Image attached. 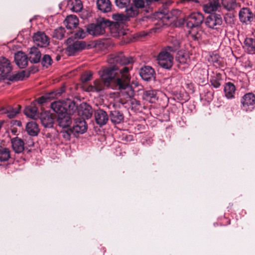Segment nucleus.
Instances as JSON below:
<instances>
[{"label":"nucleus","mask_w":255,"mask_h":255,"mask_svg":"<svg viewBox=\"0 0 255 255\" xmlns=\"http://www.w3.org/2000/svg\"><path fill=\"white\" fill-rule=\"evenodd\" d=\"M129 70V68L126 66L120 69L116 65H110V67L104 68L99 73L100 77L107 86L112 84L115 85L121 91L126 86V82L129 84L130 77Z\"/></svg>","instance_id":"obj_1"},{"label":"nucleus","mask_w":255,"mask_h":255,"mask_svg":"<svg viewBox=\"0 0 255 255\" xmlns=\"http://www.w3.org/2000/svg\"><path fill=\"white\" fill-rule=\"evenodd\" d=\"M51 108L56 113L58 116L67 112H73L77 109L75 103L69 99L65 100L57 101L51 104Z\"/></svg>","instance_id":"obj_2"},{"label":"nucleus","mask_w":255,"mask_h":255,"mask_svg":"<svg viewBox=\"0 0 255 255\" xmlns=\"http://www.w3.org/2000/svg\"><path fill=\"white\" fill-rule=\"evenodd\" d=\"M126 86L120 91L121 96L126 100V103L130 106L132 109L139 110L140 102L133 98L134 91L129 84L125 83Z\"/></svg>","instance_id":"obj_3"},{"label":"nucleus","mask_w":255,"mask_h":255,"mask_svg":"<svg viewBox=\"0 0 255 255\" xmlns=\"http://www.w3.org/2000/svg\"><path fill=\"white\" fill-rule=\"evenodd\" d=\"M110 25V21L103 18L98 19L96 23L89 25L87 29L89 34L94 36L103 35L105 32V28Z\"/></svg>","instance_id":"obj_4"},{"label":"nucleus","mask_w":255,"mask_h":255,"mask_svg":"<svg viewBox=\"0 0 255 255\" xmlns=\"http://www.w3.org/2000/svg\"><path fill=\"white\" fill-rule=\"evenodd\" d=\"M167 51L166 49L161 50L158 54L157 60L161 67L170 69L173 65V57Z\"/></svg>","instance_id":"obj_5"},{"label":"nucleus","mask_w":255,"mask_h":255,"mask_svg":"<svg viewBox=\"0 0 255 255\" xmlns=\"http://www.w3.org/2000/svg\"><path fill=\"white\" fill-rule=\"evenodd\" d=\"M204 17L202 13L196 12L190 14L186 18V25L189 28L199 27L203 23Z\"/></svg>","instance_id":"obj_6"},{"label":"nucleus","mask_w":255,"mask_h":255,"mask_svg":"<svg viewBox=\"0 0 255 255\" xmlns=\"http://www.w3.org/2000/svg\"><path fill=\"white\" fill-rule=\"evenodd\" d=\"M133 59L131 57H126L123 53L117 55H111L108 58V62L110 65H127L132 63Z\"/></svg>","instance_id":"obj_7"},{"label":"nucleus","mask_w":255,"mask_h":255,"mask_svg":"<svg viewBox=\"0 0 255 255\" xmlns=\"http://www.w3.org/2000/svg\"><path fill=\"white\" fill-rule=\"evenodd\" d=\"M68 46L66 51L69 55H73L76 52L84 49L86 47V43L84 41H74L71 38H69L67 40Z\"/></svg>","instance_id":"obj_8"},{"label":"nucleus","mask_w":255,"mask_h":255,"mask_svg":"<svg viewBox=\"0 0 255 255\" xmlns=\"http://www.w3.org/2000/svg\"><path fill=\"white\" fill-rule=\"evenodd\" d=\"M12 66L10 61L4 57H0V79H7L12 71Z\"/></svg>","instance_id":"obj_9"},{"label":"nucleus","mask_w":255,"mask_h":255,"mask_svg":"<svg viewBox=\"0 0 255 255\" xmlns=\"http://www.w3.org/2000/svg\"><path fill=\"white\" fill-rule=\"evenodd\" d=\"M222 23V16L217 13H211L205 20L206 25L211 29H217V26L221 25Z\"/></svg>","instance_id":"obj_10"},{"label":"nucleus","mask_w":255,"mask_h":255,"mask_svg":"<svg viewBox=\"0 0 255 255\" xmlns=\"http://www.w3.org/2000/svg\"><path fill=\"white\" fill-rule=\"evenodd\" d=\"M241 103L243 108L246 111H252L255 106V96L253 93H248L244 96Z\"/></svg>","instance_id":"obj_11"},{"label":"nucleus","mask_w":255,"mask_h":255,"mask_svg":"<svg viewBox=\"0 0 255 255\" xmlns=\"http://www.w3.org/2000/svg\"><path fill=\"white\" fill-rule=\"evenodd\" d=\"M87 129V125L86 122L80 117L74 120L72 127V132L77 134H83Z\"/></svg>","instance_id":"obj_12"},{"label":"nucleus","mask_w":255,"mask_h":255,"mask_svg":"<svg viewBox=\"0 0 255 255\" xmlns=\"http://www.w3.org/2000/svg\"><path fill=\"white\" fill-rule=\"evenodd\" d=\"M33 40L37 46L45 47L49 44V37L43 32H37L33 36Z\"/></svg>","instance_id":"obj_13"},{"label":"nucleus","mask_w":255,"mask_h":255,"mask_svg":"<svg viewBox=\"0 0 255 255\" xmlns=\"http://www.w3.org/2000/svg\"><path fill=\"white\" fill-rule=\"evenodd\" d=\"M96 123L102 127L106 124L108 120L109 116L107 113L103 110H97L94 114Z\"/></svg>","instance_id":"obj_14"},{"label":"nucleus","mask_w":255,"mask_h":255,"mask_svg":"<svg viewBox=\"0 0 255 255\" xmlns=\"http://www.w3.org/2000/svg\"><path fill=\"white\" fill-rule=\"evenodd\" d=\"M14 60L16 64L20 68H24L28 65V57L22 51H18L15 54Z\"/></svg>","instance_id":"obj_15"},{"label":"nucleus","mask_w":255,"mask_h":255,"mask_svg":"<svg viewBox=\"0 0 255 255\" xmlns=\"http://www.w3.org/2000/svg\"><path fill=\"white\" fill-rule=\"evenodd\" d=\"M239 18L241 22L248 23L254 20V13L248 8H243L239 12Z\"/></svg>","instance_id":"obj_16"},{"label":"nucleus","mask_w":255,"mask_h":255,"mask_svg":"<svg viewBox=\"0 0 255 255\" xmlns=\"http://www.w3.org/2000/svg\"><path fill=\"white\" fill-rule=\"evenodd\" d=\"M83 89L88 92H99L103 89V85L100 80L97 79L92 84L84 85Z\"/></svg>","instance_id":"obj_17"},{"label":"nucleus","mask_w":255,"mask_h":255,"mask_svg":"<svg viewBox=\"0 0 255 255\" xmlns=\"http://www.w3.org/2000/svg\"><path fill=\"white\" fill-rule=\"evenodd\" d=\"M77 113L79 116H82L83 119H90L92 115V109L90 106L85 103L81 104L77 109Z\"/></svg>","instance_id":"obj_18"},{"label":"nucleus","mask_w":255,"mask_h":255,"mask_svg":"<svg viewBox=\"0 0 255 255\" xmlns=\"http://www.w3.org/2000/svg\"><path fill=\"white\" fill-rule=\"evenodd\" d=\"M74 111L70 113V112H67L59 115L57 118L58 125L63 128H66L69 127L72 123L71 118L70 117V115Z\"/></svg>","instance_id":"obj_19"},{"label":"nucleus","mask_w":255,"mask_h":255,"mask_svg":"<svg viewBox=\"0 0 255 255\" xmlns=\"http://www.w3.org/2000/svg\"><path fill=\"white\" fill-rule=\"evenodd\" d=\"M140 76L144 81H149L154 77V70L151 67L146 66L140 69Z\"/></svg>","instance_id":"obj_20"},{"label":"nucleus","mask_w":255,"mask_h":255,"mask_svg":"<svg viewBox=\"0 0 255 255\" xmlns=\"http://www.w3.org/2000/svg\"><path fill=\"white\" fill-rule=\"evenodd\" d=\"M40 119L42 125L45 128H51L53 127L54 121L51 114L47 112L42 113L40 116Z\"/></svg>","instance_id":"obj_21"},{"label":"nucleus","mask_w":255,"mask_h":255,"mask_svg":"<svg viewBox=\"0 0 255 255\" xmlns=\"http://www.w3.org/2000/svg\"><path fill=\"white\" fill-rule=\"evenodd\" d=\"M24 112L27 117L33 119H36L39 117L38 109L34 102H32L29 106L26 107Z\"/></svg>","instance_id":"obj_22"},{"label":"nucleus","mask_w":255,"mask_h":255,"mask_svg":"<svg viewBox=\"0 0 255 255\" xmlns=\"http://www.w3.org/2000/svg\"><path fill=\"white\" fill-rule=\"evenodd\" d=\"M64 23L67 29H72L76 28L79 24V19L75 15H70L66 17Z\"/></svg>","instance_id":"obj_23"},{"label":"nucleus","mask_w":255,"mask_h":255,"mask_svg":"<svg viewBox=\"0 0 255 255\" xmlns=\"http://www.w3.org/2000/svg\"><path fill=\"white\" fill-rule=\"evenodd\" d=\"M28 60L31 63H37L40 62L41 53L38 48L33 47L30 49Z\"/></svg>","instance_id":"obj_24"},{"label":"nucleus","mask_w":255,"mask_h":255,"mask_svg":"<svg viewBox=\"0 0 255 255\" xmlns=\"http://www.w3.org/2000/svg\"><path fill=\"white\" fill-rule=\"evenodd\" d=\"M12 147L16 153L22 152L24 148V142L22 139L18 137H15L11 140Z\"/></svg>","instance_id":"obj_25"},{"label":"nucleus","mask_w":255,"mask_h":255,"mask_svg":"<svg viewBox=\"0 0 255 255\" xmlns=\"http://www.w3.org/2000/svg\"><path fill=\"white\" fill-rule=\"evenodd\" d=\"M209 2L203 5L204 11L208 13H211L216 11L219 7V0H209Z\"/></svg>","instance_id":"obj_26"},{"label":"nucleus","mask_w":255,"mask_h":255,"mask_svg":"<svg viewBox=\"0 0 255 255\" xmlns=\"http://www.w3.org/2000/svg\"><path fill=\"white\" fill-rule=\"evenodd\" d=\"M176 60L177 62L182 65L189 64L190 61L189 52L185 51L178 52L176 57Z\"/></svg>","instance_id":"obj_27"},{"label":"nucleus","mask_w":255,"mask_h":255,"mask_svg":"<svg viewBox=\"0 0 255 255\" xmlns=\"http://www.w3.org/2000/svg\"><path fill=\"white\" fill-rule=\"evenodd\" d=\"M224 91L225 96L227 99H232L234 98L236 87L232 83L228 82L224 86Z\"/></svg>","instance_id":"obj_28"},{"label":"nucleus","mask_w":255,"mask_h":255,"mask_svg":"<svg viewBox=\"0 0 255 255\" xmlns=\"http://www.w3.org/2000/svg\"><path fill=\"white\" fill-rule=\"evenodd\" d=\"M26 130L31 136H36L39 132L38 125L35 122H28L26 126Z\"/></svg>","instance_id":"obj_29"},{"label":"nucleus","mask_w":255,"mask_h":255,"mask_svg":"<svg viewBox=\"0 0 255 255\" xmlns=\"http://www.w3.org/2000/svg\"><path fill=\"white\" fill-rule=\"evenodd\" d=\"M97 5L98 9L104 12H108L111 10V3L109 0H97Z\"/></svg>","instance_id":"obj_30"},{"label":"nucleus","mask_w":255,"mask_h":255,"mask_svg":"<svg viewBox=\"0 0 255 255\" xmlns=\"http://www.w3.org/2000/svg\"><path fill=\"white\" fill-rule=\"evenodd\" d=\"M143 98L145 100L154 103L157 100V92L153 90L145 91L143 93Z\"/></svg>","instance_id":"obj_31"},{"label":"nucleus","mask_w":255,"mask_h":255,"mask_svg":"<svg viewBox=\"0 0 255 255\" xmlns=\"http://www.w3.org/2000/svg\"><path fill=\"white\" fill-rule=\"evenodd\" d=\"M110 119L113 124H119L123 121L124 116L118 111H111L110 114Z\"/></svg>","instance_id":"obj_32"},{"label":"nucleus","mask_w":255,"mask_h":255,"mask_svg":"<svg viewBox=\"0 0 255 255\" xmlns=\"http://www.w3.org/2000/svg\"><path fill=\"white\" fill-rule=\"evenodd\" d=\"M244 47L250 54H253L255 52V39L247 37L244 40Z\"/></svg>","instance_id":"obj_33"},{"label":"nucleus","mask_w":255,"mask_h":255,"mask_svg":"<svg viewBox=\"0 0 255 255\" xmlns=\"http://www.w3.org/2000/svg\"><path fill=\"white\" fill-rule=\"evenodd\" d=\"M62 91L60 92H53L46 94L44 96H41L37 100V102L39 104H42L44 103L47 102L48 100L52 98H54L58 95L60 96L62 93Z\"/></svg>","instance_id":"obj_34"},{"label":"nucleus","mask_w":255,"mask_h":255,"mask_svg":"<svg viewBox=\"0 0 255 255\" xmlns=\"http://www.w3.org/2000/svg\"><path fill=\"white\" fill-rule=\"evenodd\" d=\"M19 112V110L16 108L8 107L7 108H2L0 110V114H6L9 119L13 118Z\"/></svg>","instance_id":"obj_35"},{"label":"nucleus","mask_w":255,"mask_h":255,"mask_svg":"<svg viewBox=\"0 0 255 255\" xmlns=\"http://www.w3.org/2000/svg\"><path fill=\"white\" fill-rule=\"evenodd\" d=\"M222 81V75L220 73L214 74L211 76L210 83L211 85L215 88H218L220 87Z\"/></svg>","instance_id":"obj_36"},{"label":"nucleus","mask_w":255,"mask_h":255,"mask_svg":"<svg viewBox=\"0 0 255 255\" xmlns=\"http://www.w3.org/2000/svg\"><path fill=\"white\" fill-rule=\"evenodd\" d=\"M70 5L71 10L75 12H80L83 8V5L80 0H71Z\"/></svg>","instance_id":"obj_37"},{"label":"nucleus","mask_w":255,"mask_h":255,"mask_svg":"<svg viewBox=\"0 0 255 255\" xmlns=\"http://www.w3.org/2000/svg\"><path fill=\"white\" fill-rule=\"evenodd\" d=\"M25 77H28V74L24 71L18 72L11 76H9L7 79L10 81H21L23 80Z\"/></svg>","instance_id":"obj_38"},{"label":"nucleus","mask_w":255,"mask_h":255,"mask_svg":"<svg viewBox=\"0 0 255 255\" xmlns=\"http://www.w3.org/2000/svg\"><path fill=\"white\" fill-rule=\"evenodd\" d=\"M10 150L7 148H0V161H6L10 157Z\"/></svg>","instance_id":"obj_39"},{"label":"nucleus","mask_w":255,"mask_h":255,"mask_svg":"<svg viewBox=\"0 0 255 255\" xmlns=\"http://www.w3.org/2000/svg\"><path fill=\"white\" fill-rule=\"evenodd\" d=\"M222 3L228 10L234 9L237 6L236 0H222Z\"/></svg>","instance_id":"obj_40"},{"label":"nucleus","mask_w":255,"mask_h":255,"mask_svg":"<svg viewBox=\"0 0 255 255\" xmlns=\"http://www.w3.org/2000/svg\"><path fill=\"white\" fill-rule=\"evenodd\" d=\"M65 30L64 27L60 26L55 29L53 32L52 36L58 39H62L65 35Z\"/></svg>","instance_id":"obj_41"},{"label":"nucleus","mask_w":255,"mask_h":255,"mask_svg":"<svg viewBox=\"0 0 255 255\" xmlns=\"http://www.w3.org/2000/svg\"><path fill=\"white\" fill-rule=\"evenodd\" d=\"M126 16L128 17H133L136 16L139 13V10L133 5L127 7L126 9Z\"/></svg>","instance_id":"obj_42"},{"label":"nucleus","mask_w":255,"mask_h":255,"mask_svg":"<svg viewBox=\"0 0 255 255\" xmlns=\"http://www.w3.org/2000/svg\"><path fill=\"white\" fill-rule=\"evenodd\" d=\"M208 61L215 65H219L220 63V56L216 52H213L208 58Z\"/></svg>","instance_id":"obj_43"},{"label":"nucleus","mask_w":255,"mask_h":255,"mask_svg":"<svg viewBox=\"0 0 255 255\" xmlns=\"http://www.w3.org/2000/svg\"><path fill=\"white\" fill-rule=\"evenodd\" d=\"M172 46H168L166 49L168 51L174 52L180 48V42L176 39L172 38L171 40Z\"/></svg>","instance_id":"obj_44"},{"label":"nucleus","mask_w":255,"mask_h":255,"mask_svg":"<svg viewBox=\"0 0 255 255\" xmlns=\"http://www.w3.org/2000/svg\"><path fill=\"white\" fill-rule=\"evenodd\" d=\"M52 62L51 57L49 55H44L41 59V64L43 66L48 67Z\"/></svg>","instance_id":"obj_45"},{"label":"nucleus","mask_w":255,"mask_h":255,"mask_svg":"<svg viewBox=\"0 0 255 255\" xmlns=\"http://www.w3.org/2000/svg\"><path fill=\"white\" fill-rule=\"evenodd\" d=\"M116 5L119 8L127 7L130 3V0H115Z\"/></svg>","instance_id":"obj_46"},{"label":"nucleus","mask_w":255,"mask_h":255,"mask_svg":"<svg viewBox=\"0 0 255 255\" xmlns=\"http://www.w3.org/2000/svg\"><path fill=\"white\" fill-rule=\"evenodd\" d=\"M114 20L120 22H122L127 20V16L123 14L116 13L112 15Z\"/></svg>","instance_id":"obj_47"},{"label":"nucleus","mask_w":255,"mask_h":255,"mask_svg":"<svg viewBox=\"0 0 255 255\" xmlns=\"http://www.w3.org/2000/svg\"><path fill=\"white\" fill-rule=\"evenodd\" d=\"M86 32L82 29H80L75 32L74 37L75 39H83L86 37Z\"/></svg>","instance_id":"obj_48"},{"label":"nucleus","mask_w":255,"mask_h":255,"mask_svg":"<svg viewBox=\"0 0 255 255\" xmlns=\"http://www.w3.org/2000/svg\"><path fill=\"white\" fill-rule=\"evenodd\" d=\"M155 16L159 19H168L169 18V16L167 15L166 10H162L161 11H157L155 12Z\"/></svg>","instance_id":"obj_49"},{"label":"nucleus","mask_w":255,"mask_h":255,"mask_svg":"<svg viewBox=\"0 0 255 255\" xmlns=\"http://www.w3.org/2000/svg\"><path fill=\"white\" fill-rule=\"evenodd\" d=\"M137 9L145 7V2L143 0H134L133 5Z\"/></svg>","instance_id":"obj_50"},{"label":"nucleus","mask_w":255,"mask_h":255,"mask_svg":"<svg viewBox=\"0 0 255 255\" xmlns=\"http://www.w3.org/2000/svg\"><path fill=\"white\" fill-rule=\"evenodd\" d=\"M92 73L89 71L85 73L81 77V81L83 83H86L91 80Z\"/></svg>","instance_id":"obj_51"},{"label":"nucleus","mask_w":255,"mask_h":255,"mask_svg":"<svg viewBox=\"0 0 255 255\" xmlns=\"http://www.w3.org/2000/svg\"><path fill=\"white\" fill-rule=\"evenodd\" d=\"M181 12L180 10L175 9L171 11L170 14L172 15L173 18H177L181 14Z\"/></svg>","instance_id":"obj_52"},{"label":"nucleus","mask_w":255,"mask_h":255,"mask_svg":"<svg viewBox=\"0 0 255 255\" xmlns=\"http://www.w3.org/2000/svg\"><path fill=\"white\" fill-rule=\"evenodd\" d=\"M61 133L62 134V136L66 139V140H70V132L68 131H62L61 132Z\"/></svg>","instance_id":"obj_53"},{"label":"nucleus","mask_w":255,"mask_h":255,"mask_svg":"<svg viewBox=\"0 0 255 255\" xmlns=\"http://www.w3.org/2000/svg\"><path fill=\"white\" fill-rule=\"evenodd\" d=\"M157 30H158V28H153L150 30L149 32H150V33H155L157 32Z\"/></svg>","instance_id":"obj_54"},{"label":"nucleus","mask_w":255,"mask_h":255,"mask_svg":"<svg viewBox=\"0 0 255 255\" xmlns=\"http://www.w3.org/2000/svg\"><path fill=\"white\" fill-rule=\"evenodd\" d=\"M192 36L195 40H198L200 37V36L198 35V33L197 34V35H192Z\"/></svg>","instance_id":"obj_55"},{"label":"nucleus","mask_w":255,"mask_h":255,"mask_svg":"<svg viewBox=\"0 0 255 255\" xmlns=\"http://www.w3.org/2000/svg\"><path fill=\"white\" fill-rule=\"evenodd\" d=\"M160 0H146V3L148 4L149 3H151L154 1H158Z\"/></svg>","instance_id":"obj_56"},{"label":"nucleus","mask_w":255,"mask_h":255,"mask_svg":"<svg viewBox=\"0 0 255 255\" xmlns=\"http://www.w3.org/2000/svg\"><path fill=\"white\" fill-rule=\"evenodd\" d=\"M188 2H193L195 3H199V1L198 0H186Z\"/></svg>","instance_id":"obj_57"},{"label":"nucleus","mask_w":255,"mask_h":255,"mask_svg":"<svg viewBox=\"0 0 255 255\" xmlns=\"http://www.w3.org/2000/svg\"><path fill=\"white\" fill-rule=\"evenodd\" d=\"M15 123L17 124V125L18 126H21V123L19 121H15Z\"/></svg>","instance_id":"obj_58"}]
</instances>
